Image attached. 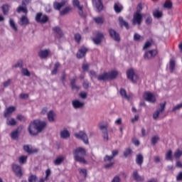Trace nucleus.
<instances>
[{"label":"nucleus","mask_w":182,"mask_h":182,"mask_svg":"<svg viewBox=\"0 0 182 182\" xmlns=\"http://www.w3.org/2000/svg\"><path fill=\"white\" fill-rule=\"evenodd\" d=\"M144 160V159L142 154H139L136 155V164H138V166H141V165L143 164Z\"/></svg>","instance_id":"obj_30"},{"label":"nucleus","mask_w":182,"mask_h":182,"mask_svg":"<svg viewBox=\"0 0 182 182\" xmlns=\"http://www.w3.org/2000/svg\"><path fill=\"white\" fill-rule=\"evenodd\" d=\"M92 5L96 8L97 12H102L105 9V6L102 0H92Z\"/></svg>","instance_id":"obj_11"},{"label":"nucleus","mask_w":182,"mask_h":182,"mask_svg":"<svg viewBox=\"0 0 182 182\" xmlns=\"http://www.w3.org/2000/svg\"><path fill=\"white\" fill-rule=\"evenodd\" d=\"M63 161H65V157L59 156L54 161V164L55 166H60V164L63 163Z\"/></svg>","instance_id":"obj_38"},{"label":"nucleus","mask_w":182,"mask_h":182,"mask_svg":"<svg viewBox=\"0 0 182 182\" xmlns=\"http://www.w3.org/2000/svg\"><path fill=\"white\" fill-rule=\"evenodd\" d=\"M72 105L74 109H83L85 107V102H80L79 100L72 101Z\"/></svg>","instance_id":"obj_18"},{"label":"nucleus","mask_w":182,"mask_h":182,"mask_svg":"<svg viewBox=\"0 0 182 182\" xmlns=\"http://www.w3.org/2000/svg\"><path fill=\"white\" fill-rule=\"evenodd\" d=\"M19 25H21V26H23L24 25H29V20H28L26 16H23L20 18Z\"/></svg>","instance_id":"obj_31"},{"label":"nucleus","mask_w":182,"mask_h":182,"mask_svg":"<svg viewBox=\"0 0 182 182\" xmlns=\"http://www.w3.org/2000/svg\"><path fill=\"white\" fill-rule=\"evenodd\" d=\"M27 160H28V156H21L18 159V161L20 164H26Z\"/></svg>","instance_id":"obj_49"},{"label":"nucleus","mask_w":182,"mask_h":182,"mask_svg":"<svg viewBox=\"0 0 182 182\" xmlns=\"http://www.w3.org/2000/svg\"><path fill=\"white\" fill-rule=\"evenodd\" d=\"M64 5H66L65 1H63L60 3L54 2L53 4L54 9H56V11H60V9L63 8Z\"/></svg>","instance_id":"obj_22"},{"label":"nucleus","mask_w":182,"mask_h":182,"mask_svg":"<svg viewBox=\"0 0 182 182\" xmlns=\"http://www.w3.org/2000/svg\"><path fill=\"white\" fill-rule=\"evenodd\" d=\"M114 9L116 14H120L123 11V6L120 3H115L114 5Z\"/></svg>","instance_id":"obj_29"},{"label":"nucleus","mask_w":182,"mask_h":182,"mask_svg":"<svg viewBox=\"0 0 182 182\" xmlns=\"http://www.w3.org/2000/svg\"><path fill=\"white\" fill-rule=\"evenodd\" d=\"M166 105L167 102L164 101L163 103H160L156 111L153 113L154 120H157L160 116V113H163L166 110Z\"/></svg>","instance_id":"obj_4"},{"label":"nucleus","mask_w":182,"mask_h":182,"mask_svg":"<svg viewBox=\"0 0 182 182\" xmlns=\"http://www.w3.org/2000/svg\"><path fill=\"white\" fill-rule=\"evenodd\" d=\"M89 51V48H86L85 46H81L78 51L77 52L76 56L77 59H83L85 56H86V54Z\"/></svg>","instance_id":"obj_8"},{"label":"nucleus","mask_w":182,"mask_h":182,"mask_svg":"<svg viewBox=\"0 0 182 182\" xmlns=\"http://www.w3.org/2000/svg\"><path fill=\"white\" fill-rule=\"evenodd\" d=\"M119 95L124 97V99H126L127 100H130V95H127V92H126V90L121 88L119 90Z\"/></svg>","instance_id":"obj_32"},{"label":"nucleus","mask_w":182,"mask_h":182,"mask_svg":"<svg viewBox=\"0 0 182 182\" xmlns=\"http://www.w3.org/2000/svg\"><path fill=\"white\" fill-rule=\"evenodd\" d=\"M36 21L40 23H46L49 21V18L46 15L42 16V13H38L36 15Z\"/></svg>","instance_id":"obj_14"},{"label":"nucleus","mask_w":182,"mask_h":182,"mask_svg":"<svg viewBox=\"0 0 182 182\" xmlns=\"http://www.w3.org/2000/svg\"><path fill=\"white\" fill-rule=\"evenodd\" d=\"M180 109H182V102L173 107L172 108V112H178V110H180Z\"/></svg>","instance_id":"obj_55"},{"label":"nucleus","mask_w":182,"mask_h":182,"mask_svg":"<svg viewBox=\"0 0 182 182\" xmlns=\"http://www.w3.org/2000/svg\"><path fill=\"white\" fill-rule=\"evenodd\" d=\"M159 140H160V137L158 135L153 136L151 139V143L152 146H156V144H157V142Z\"/></svg>","instance_id":"obj_44"},{"label":"nucleus","mask_w":182,"mask_h":182,"mask_svg":"<svg viewBox=\"0 0 182 182\" xmlns=\"http://www.w3.org/2000/svg\"><path fill=\"white\" fill-rule=\"evenodd\" d=\"M23 150L28 153V154H33L35 153H38V149H32V146L30 145H24L23 146Z\"/></svg>","instance_id":"obj_19"},{"label":"nucleus","mask_w":182,"mask_h":182,"mask_svg":"<svg viewBox=\"0 0 182 182\" xmlns=\"http://www.w3.org/2000/svg\"><path fill=\"white\" fill-rule=\"evenodd\" d=\"M6 124L7 126H16V120H15L14 118L8 117L6 120Z\"/></svg>","instance_id":"obj_35"},{"label":"nucleus","mask_w":182,"mask_h":182,"mask_svg":"<svg viewBox=\"0 0 182 182\" xmlns=\"http://www.w3.org/2000/svg\"><path fill=\"white\" fill-rule=\"evenodd\" d=\"M127 78L132 82V83H137L139 80V75L134 73L132 68L127 70Z\"/></svg>","instance_id":"obj_5"},{"label":"nucleus","mask_w":182,"mask_h":182,"mask_svg":"<svg viewBox=\"0 0 182 182\" xmlns=\"http://www.w3.org/2000/svg\"><path fill=\"white\" fill-rule=\"evenodd\" d=\"M74 39L78 45L80 44V42H82V35L79 33H75L74 35Z\"/></svg>","instance_id":"obj_39"},{"label":"nucleus","mask_w":182,"mask_h":182,"mask_svg":"<svg viewBox=\"0 0 182 182\" xmlns=\"http://www.w3.org/2000/svg\"><path fill=\"white\" fill-rule=\"evenodd\" d=\"M12 170L14 174L16 176V177H18L19 178H22V176H23V173H22V167H21V166L16 164H13Z\"/></svg>","instance_id":"obj_9"},{"label":"nucleus","mask_w":182,"mask_h":182,"mask_svg":"<svg viewBox=\"0 0 182 182\" xmlns=\"http://www.w3.org/2000/svg\"><path fill=\"white\" fill-rule=\"evenodd\" d=\"M76 139L82 140L85 144H89V138L87 137V134L85 131H80L78 133L74 134Z\"/></svg>","instance_id":"obj_6"},{"label":"nucleus","mask_w":182,"mask_h":182,"mask_svg":"<svg viewBox=\"0 0 182 182\" xmlns=\"http://www.w3.org/2000/svg\"><path fill=\"white\" fill-rule=\"evenodd\" d=\"M46 122L41 119H34L30 122L28 127V132L30 136H38L39 133H42L43 130L46 128Z\"/></svg>","instance_id":"obj_1"},{"label":"nucleus","mask_w":182,"mask_h":182,"mask_svg":"<svg viewBox=\"0 0 182 182\" xmlns=\"http://www.w3.org/2000/svg\"><path fill=\"white\" fill-rule=\"evenodd\" d=\"M144 38L141 36H140L139 33H135L134 34V41H135V42H140V41H144Z\"/></svg>","instance_id":"obj_41"},{"label":"nucleus","mask_w":182,"mask_h":182,"mask_svg":"<svg viewBox=\"0 0 182 182\" xmlns=\"http://www.w3.org/2000/svg\"><path fill=\"white\" fill-rule=\"evenodd\" d=\"M143 98L144 100H146V102H149V103H156V97H154V95L151 92H145Z\"/></svg>","instance_id":"obj_17"},{"label":"nucleus","mask_w":182,"mask_h":182,"mask_svg":"<svg viewBox=\"0 0 182 182\" xmlns=\"http://www.w3.org/2000/svg\"><path fill=\"white\" fill-rule=\"evenodd\" d=\"M18 14H21V12H23V14H28V9H26V6H18L17 9Z\"/></svg>","instance_id":"obj_47"},{"label":"nucleus","mask_w":182,"mask_h":182,"mask_svg":"<svg viewBox=\"0 0 182 182\" xmlns=\"http://www.w3.org/2000/svg\"><path fill=\"white\" fill-rule=\"evenodd\" d=\"M23 129V127L22 126H19L18 127H17L16 129L11 132V133L10 134L11 138L13 140H18V139H19V134H20L21 132H22Z\"/></svg>","instance_id":"obj_13"},{"label":"nucleus","mask_w":182,"mask_h":182,"mask_svg":"<svg viewBox=\"0 0 182 182\" xmlns=\"http://www.w3.org/2000/svg\"><path fill=\"white\" fill-rule=\"evenodd\" d=\"M90 76L91 77L92 82H93V77H95L97 79V74L95 73V70H90Z\"/></svg>","instance_id":"obj_56"},{"label":"nucleus","mask_w":182,"mask_h":182,"mask_svg":"<svg viewBox=\"0 0 182 182\" xmlns=\"http://www.w3.org/2000/svg\"><path fill=\"white\" fill-rule=\"evenodd\" d=\"M72 11V8L70 7H65L62 11H60V15L61 16H64V15H68L69 12Z\"/></svg>","instance_id":"obj_43"},{"label":"nucleus","mask_w":182,"mask_h":182,"mask_svg":"<svg viewBox=\"0 0 182 182\" xmlns=\"http://www.w3.org/2000/svg\"><path fill=\"white\" fill-rule=\"evenodd\" d=\"M99 129L100 130H101L102 133V137L104 140H106L107 141V140H109V134H107V124L104 125V124H100Z\"/></svg>","instance_id":"obj_12"},{"label":"nucleus","mask_w":182,"mask_h":182,"mask_svg":"<svg viewBox=\"0 0 182 182\" xmlns=\"http://www.w3.org/2000/svg\"><path fill=\"white\" fill-rule=\"evenodd\" d=\"M15 107L11 106L8 108H6V112L4 113V118H8L11 117V114L14 113V111L15 110Z\"/></svg>","instance_id":"obj_20"},{"label":"nucleus","mask_w":182,"mask_h":182,"mask_svg":"<svg viewBox=\"0 0 182 182\" xmlns=\"http://www.w3.org/2000/svg\"><path fill=\"white\" fill-rule=\"evenodd\" d=\"M9 23H10L11 28H12V29H14V31L16 32L18 31V27H16V25L15 24V21H14L13 19H10Z\"/></svg>","instance_id":"obj_52"},{"label":"nucleus","mask_w":182,"mask_h":182,"mask_svg":"<svg viewBox=\"0 0 182 182\" xmlns=\"http://www.w3.org/2000/svg\"><path fill=\"white\" fill-rule=\"evenodd\" d=\"M157 55V50H150L144 53V58L145 60H150V59H154Z\"/></svg>","instance_id":"obj_10"},{"label":"nucleus","mask_w":182,"mask_h":182,"mask_svg":"<svg viewBox=\"0 0 182 182\" xmlns=\"http://www.w3.org/2000/svg\"><path fill=\"white\" fill-rule=\"evenodd\" d=\"M93 21L97 25H103V23L105 22L103 20V17H95L93 18Z\"/></svg>","instance_id":"obj_40"},{"label":"nucleus","mask_w":182,"mask_h":182,"mask_svg":"<svg viewBox=\"0 0 182 182\" xmlns=\"http://www.w3.org/2000/svg\"><path fill=\"white\" fill-rule=\"evenodd\" d=\"M144 16H145L146 18V21H145L146 25H151V22H153V19L151 18V16H150V14H144Z\"/></svg>","instance_id":"obj_46"},{"label":"nucleus","mask_w":182,"mask_h":182,"mask_svg":"<svg viewBox=\"0 0 182 182\" xmlns=\"http://www.w3.org/2000/svg\"><path fill=\"white\" fill-rule=\"evenodd\" d=\"M119 75V73L116 70H112L110 72H105L103 74H100L97 77L99 82H107V80H114Z\"/></svg>","instance_id":"obj_3"},{"label":"nucleus","mask_w":182,"mask_h":182,"mask_svg":"<svg viewBox=\"0 0 182 182\" xmlns=\"http://www.w3.org/2000/svg\"><path fill=\"white\" fill-rule=\"evenodd\" d=\"M165 159H166V160H167V161H173V151L172 150L169 149L168 151V152L166 154Z\"/></svg>","instance_id":"obj_33"},{"label":"nucleus","mask_w":182,"mask_h":182,"mask_svg":"<svg viewBox=\"0 0 182 182\" xmlns=\"http://www.w3.org/2000/svg\"><path fill=\"white\" fill-rule=\"evenodd\" d=\"M74 156V159L78 163H82V164H86L87 161L85 159V156H86V149L82 147L77 148L73 151Z\"/></svg>","instance_id":"obj_2"},{"label":"nucleus","mask_w":182,"mask_h":182,"mask_svg":"<svg viewBox=\"0 0 182 182\" xmlns=\"http://www.w3.org/2000/svg\"><path fill=\"white\" fill-rule=\"evenodd\" d=\"M17 120H19L20 122H26V118L23 115L18 114L16 117Z\"/></svg>","instance_id":"obj_57"},{"label":"nucleus","mask_w":182,"mask_h":182,"mask_svg":"<svg viewBox=\"0 0 182 182\" xmlns=\"http://www.w3.org/2000/svg\"><path fill=\"white\" fill-rule=\"evenodd\" d=\"M21 73L23 76H31V72H29V70H28L27 68H22Z\"/></svg>","instance_id":"obj_51"},{"label":"nucleus","mask_w":182,"mask_h":182,"mask_svg":"<svg viewBox=\"0 0 182 182\" xmlns=\"http://www.w3.org/2000/svg\"><path fill=\"white\" fill-rule=\"evenodd\" d=\"M118 21L119 23V26L121 28H123V26H124L126 28V29H127V30H129L130 28V27L129 26V23L127 21H124L123 17L119 16Z\"/></svg>","instance_id":"obj_21"},{"label":"nucleus","mask_w":182,"mask_h":182,"mask_svg":"<svg viewBox=\"0 0 182 182\" xmlns=\"http://www.w3.org/2000/svg\"><path fill=\"white\" fill-rule=\"evenodd\" d=\"M79 96L81 99H87V93L82 92L79 94Z\"/></svg>","instance_id":"obj_61"},{"label":"nucleus","mask_w":182,"mask_h":182,"mask_svg":"<svg viewBox=\"0 0 182 182\" xmlns=\"http://www.w3.org/2000/svg\"><path fill=\"white\" fill-rule=\"evenodd\" d=\"M164 8H166V9H171V8H173V3L169 0L165 1Z\"/></svg>","instance_id":"obj_45"},{"label":"nucleus","mask_w":182,"mask_h":182,"mask_svg":"<svg viewBox=\"0 0 182 182\" xmlns=\"http://www.w3.org/2000/svg\"><path fill=\"white\" fill-rule=\"evenodd\" d=\"M169 69L171 70V73H173L174 72V70L176 69V60H174V59L170 60Z\"/></svg>","instance_id":"obj_34"},{"label":"nucleus","mask_w":182,"mask_h":182,"mask_svg":"<svg viewBox=\"0 0 182 182\" xmlns=\"http://www.w3.org/2000/svg\"><path fill=\"white\" fill-rule=\"evenodd\" d=\"M82 86L84 87V89L87 90L89 87H90V83H89V82L87 81H84L82 83Z\"/></svg>","instance_id":"obj_59"},{"label":"nucleus","mask_w":182,"mask_h":182,"mask_svg":"<svg viewBox=\"0 0 182 182\" xmlns=\"http://www.w3.org/2000/svg\"><path fill=\"white\" fill-rule=\"evenodd\" d=\"M143 16H144V15L141 14L134 13L132 18V25H141Z\"/></svg>","instance_id":"obj_7"},{"label":"nucleus","mask_w":182,"mask_h":182,"mask_svg":"<svg viewBox=\"0 0 182 182\" xmlns=\"http://www.w3.org/2000/svg\"><path fill=\"white\" fill-rule=\"evenodd\" d=\"M176 180L178 181H182V171L179 172L178 174L176 176Z\"/></svg>","instance_id":"obj_63"},{"label":"nucleus","mask_w":182,"mask_h":182,"mask_svg":"<svg viewBox=\"0 0 182 182\" xmlns=\"http://www.w3.org/2000/svg\"><path fill=\"white\" fill-rule=\"evenodd\" d=\"M175 159H180V157H181L182 156V150L180 149H177L174 154H173Z\"/></svg>","instance_id":"obj_54"},{"label":"nucleus","mask_w":182,"mask_h":182,"mask_svg":"<svg viewBox=\"0 0 182 182\" xmlns=\"http://www.w3.org/2000/svg\"><path fill=\"white\" fill-rule=\"evenodd\" d=\"M1 9L4 15H8L9 13V6L8 4H3L1 6Z\"/></svg>","instance_id":"obj_37"},{"label":"nucleus","mask_w":182,"mask_h":182,"mask_svg":"<svg viewBox=\"0 0 182 182\" xmlns=\"http://www.w3.org/2000/svg\"><path fill=\"white\" fill-rule=\"evenodd\" d=\"M53 31L57 34V36L59 39L63 36V32L59 26H55L53 28Z\"/></svg>","instance_id":"obj_24"},{"label":"nucleus","mask_w":182,"mask_h":182,"mask_svg":"<svg viewBox=\"0 0 182 182\" xmlns=\"http://www.w3.org/2000/svg\"><path fill=\"white\" fill-rule=\"evenodd\" d=\"M55 116H56V114H55L53 110L49 111V112L47 114L48 122L53 123V122H55Z\"/></svg>","instance_id":"obj_25"},{"label":"nucleus","mask_w":182,"mask_h":182,"mask_svg":"<svg viewBox=\"0 0 182 182\" xmlns=\"http://www.w3.org/2000/svg\"><path fill=\"white\" fill-rule=\"evenodd\" d=\"M112 160H113V157L112 156V155L111 156L107 155L104 157V161L105 163L107 161H112Z\"/></svg>","instance_id":"obj_60"},{"label":"nucleus","mask_w":182,"mask_h":182,"mask_svg":"<svg viewBox=\"0 0 182 182\" xmlns=\"http://www.w3.org/2000/svg\"><path fill=\"white\" fill-rule=\"evenodd\" d=\"M153 16L156 19H160V18H162L163 16V12L159 10H156L155 11L153 12Z\"/></svg>","instance_id":"obj_36"},{"label":"nucleus","mask_w":182,"mask_h":182,"mask_svg":"<svg viewBox=\"0 0 182 182\" xmlns=\"http://www.w3.org/2000/svg\"><path fill=\"white\" fill-rule=\"evenodd\" d=\"M104 38H105V35H103L102 33L97 31L96 33V37L92 38V41L95 45H100Z\"/></svg>","instance_id":"obj_15"},{"label":"nucleus","mask_w":182,"mask_h":182,"mask_svg":"<svg viewBox=\"0 0 182 182\" xmlns=\"http://www.w3.org/2000/svg\"><path fill=\"white\" fill-rule=\"evenodd\" d=\"M132 176L135 181H144V177L139 175V172L137 171H134Z\"/></svg>","instance_id":"obj_26"},{"label":"nucleus","mask_w":182,"mask_h":182,"mask_svg":"<svg viewBox=\"0 0 182 182\" xmlns=\"http://www.w3.org/2000/svg\"><path fill=\"white\" fill-rule=\"evenodd\" d=\"M73 6H76L77 9H83V6H80V2H79V0H73Z\"/></svg>","instance_id":"obj_50"},{"label":"nucleus","mask_w":182,"mask_h":182,"mask_svg":"<svg viewBox=\"0 0 182 182\" xmlns=\"http://www.w3.org/2000/svg\"><path fill=\"white\" fill-rule=\"evenodd\" d=\"M133 153V151L130 148H127L125 151L124 152V157L127 158L130 154Z\"/></svg>","instance_id":"obj_53"},{"label":"nucleus","mask_w":182,"mask_h":182,"mask_svg":"<svg viewBox=\"0 0 182 182\" xmlns=\"http://www.w3.org/2000/svg\"><path fill=\"white\" fill-rule=\"evenodd\" d=\"M76 81H77L76 78H73L70 80V85L73 90H75V89L76 90H79V89H80V87L76 85Z\"/></svg>","instance_id":"obj_28"},{"label":"nucleus","mask_w":182,"mask_h":182,"mask_svg":"<svg viewBox=\"0 0 182 182\" xmlns=\"http://www.w3.org/2000/svg\"><path fill=\"white\" fill-rule=\"evenodd\" d=\"M121 179L120 177H119L118 176H116L113 178L112 182H120Z\"/></svg>","instance_id":"obj_64"},{"label":"nucleus","mask_w":182,"mask_h":182,"mask_svg":"<svg viewBox=\"0 0 182 182\" xmlns=\"http://www.w3.org/2000/svg\"><path fill=\"white\" fill-rule=\"evenodd\" d=\"M114 166V162H110L109 164H107L104 166L106 170H109V168H112Z\"/></svg>","instance_id":"obj_58"},{"label":"nucleus","mask_w":182,"mask_h":182,"mask_svg":"<svg viewBox=\"0 0 182 182\" xmlns=\"http://www.w3.org/2000/svg\"><path fill=\"white\" fill-rule=\"evenodd\" d=\"M150 46H151V43L150 41L146 42L143 47L144 50L146 49H149V48H150Z\"/></svg>","instance_id":"obj_62"},{"label":"nucleus","mask_w":182,"mask_h":182,"mask_svg":"<svg viewBox=\"0 0 182 182\" xmlns=\"http://www.w3.org/2000/svg\"><path fill=\"white\" fill-rule=\"evenodd\" d=\"M60 136L61 139H68V137H70V133L68 129H63L60 131Z\"/></svg>","instance_id":"obj_27"},{"label":"nucleus","mask_w":182,"mask_h":182,"mask_svg":"<svg viewBox=\"0 0 182 182\" xmlns=\"http://www.w3.org/2000/svg\"><path fill=\"white\" fill-rule=\"evenodd\" d=\"M60 66V63L59 62H57L54 65V69L51 71L52 75H56L58 73V69Z\"/></svg>","instance_id":"obj_48"},{"label":"nucleus","mask_w":182,"mask_h":182,"mask_svg":"<svg viewBox=\"0 0 182 182\" xmlns=\"http://www.w3.org/2000/svg\"><path fill=\"white\" fill-rule=\"evenodd\" d=\"M38 56L41 59H46L49 56V50H41L38 52Z\"/></svg>","instance_id":"obj_23"},{"label":"nucleus","mask_w":182,"mask_h":182,"mask_svg":"<svg viewBox=\"0 0 182 182\" xmlns=\"http://www.w3.org/2000/svg\"><path fill=\"white\" fill-rule=\"evenodd\" d=\"M28 182H36L38 181V176L36 175L31 173L28 178Z\"/></svg>","instance_id":"obj_42"},{"label":"nucleus","mask_w":182,"mask_h":182,"mask_svg":"<svg viewBox=\"0 0 182 182\" xmlns=\"http://www.w3.org/2000/svg\"><path fill=\"white\" fill-rule=\"evenodd\" d=\"M109 33L110 37L115 41V42H120V34L117 33L114 29L109 28Z\"/></svg>","instance_id":"obj_16"}]
</instances>
